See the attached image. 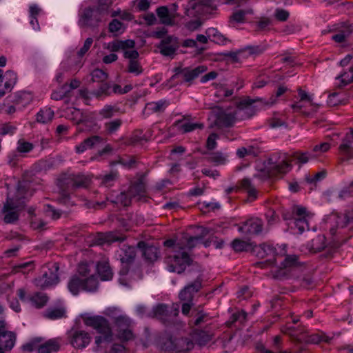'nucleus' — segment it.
Returning a JSON list of instances; mask_svg holds the SVG:
<instances>
[{
  "label": "nucleus",
  "instance_id": "55",
  "mask_svg": "<svg viewBox=\"0 0 353 353\" xmlns=\"http://www.w3.org/2000/svg\"><path fill=\"white\" fill-rule=\"evenodd\" d=\"M92 81L103 83L108 79V74L103 70L97 68L91 72Z\"/></svg>",
  "mask_w": 353,
  "mask_h": 353
},
{
  "label": "nucleus",
  "instance_id": "12",
  "mask_svg": "<svg viewBox=\"0 0 353 353\" xmlns=\"http://www.w3.org/2000/svg\"><path fill=\"white\" fill-rule=\"evenodd\" d=\"M153 312L157 319L161 320L163 323H170L179 314V308L172 305L170 308L165 304H159L153 309Z\"/></svg>",
  "mask_w": 353,
  "mask_h": 353
},
{
  "label": "nucleus",
  "instance_id": "35",
  "mask_svg": "<svg viewBox=\"0 0 353 353\" xmlns=\"http://www.w3.org/2000/svg\"><path fill=\"white\" fill-rule=\"evenodd\" d=\"M28 300L32 303V305H34L37 308H41L46 305L48 301V297L45 293L36 292L32 296H30Z\"/></svg>",
  "mask_w": 353,
  "mask_h": 353
},
{
  "label": "nucleus",
  "instance_id": "33",
  "mask_svg": "<svg viewBox=\"0 0 353 353\" xmlns=\"http://www.w3.org/2000/svg\"><path fill=\"white\" fill-rule=\"evenodd\" d=\"M97 272L103 281H108L112 277V270L108 262H99L97 264Z\"/></svg>",
  "mask_w": 353,
  "mask_h": 353
},
{
  "label": "nucleus",
  "instance_id": "56",
  "mask_svg": "<svg viewBox=\"0 0 353 353\" xmlns=\"http://www.w3.org/2000/svg\"><path fill=\"white\" fill-rule=\"evenodd\" d=\"M241 187L244 188L250 196L255 199L256 197V190L252 184L249 179H243L241 182Z\"/></svg>",
  "mask_w": 353,
  "mask_h": 353
},
{
  "label": "nucleus",
  "instance_id": "54",
  "mask_svg": "<svg viewBox=\"0 0 353 353\" xmlns=\"http://www.w3.org/2000/svg\"><path fill=\"white\" fill-rule=\"evenodd\" d=\"M132 197L127 192H121L115 199H111L110 201L114 203H120L124 206H128L131 203Z\"/></svg>",
  "mask_w": 353,
  "mask_h": 353
},
{
  "label": "nucleus",
  "instance_id": "30",
  "mask_svg": "<svg viewBox=\"0 0 353 353\" xmlns=\"http://www.w3.org/2000/svg\"><path fill=\"white\" fill-rule=\"evenodd\" d=\"M205 235V233L203 232L202 235L196 236H190L188 234L183 235L181 238V243H183L182 250L186 251L192 250L194 248L196 244L202 239V238Z\"/></svg>",
  "mask_w": 353,
  "mask_h": 353
},
{
  "label": "nucleus",
  "instance_id": "18",
  "mask_svg": "<svg viewBox=\"0 0 353 353\" xmlns=\"http://www.w3.org/2000/svg\"><path fill=\"white\" fill-rule=\"evenodd\" d=\"M353 142V129L350 130V132L346 134L342 140V143L339 146V151L343 157L341 161L348 160L353 157V150L352 143Z\"/></svg>",
  "mask_w": 353,
  "mask_h": 353
},
{
  "label": "nucleus",
  "instance_id": "49",
  "mask_svg": "<svg viewBox=\"0 0 353 353\" xmlns=\"http://www.w3.org/2000/svg\"><path fill=\"white\" fill-rule=\"evenodd\" d=\"M235 252L247 251L250 248V243L239 239H235L231 243Z\"/></svg>",
  "mask_w": 353,
  "mask_h": 353
},
{
  "label": "nucleus",
  "instance_id": "42",
  "mask_svg": "<svg viewBox=\"0 0 353 353\" xmlns=\"http://www.w3.org/2000/svg\"><path fill=\"white\" fill-rule=\"evenodd\" d=\"M328 219L330 221L334 222L337 228H343L348 224L345 214L333 213L329 216Z\"/></svg>",
  "mask_w": 353,
  "mask_h": 353
},
{
  "label": "nucleus",
  "instance_id": "59",
  "mask_svg": "<svg viewBox=\"0 0 353 353\" xmlns=\"http://www.w3.org/2000/svg\"><path fill=\"white\" fill-rule=\"evenodd\" d=\"M118 173L117 172H111L110 173L104 175L101 178V184L106 187L113 185V183L117 180Z\"/></svg>",
  "mask_w": 353,
  "mask_h": 353
},
{
  "label": "nucleus",
  "instance_id": "38",
  "mask_svg": "<svg viewBox=\"0 0 353 353\" xmlns=\"http://www.w3.org/2000/svg\"><path fill=\"white\" fill-rule=\"evenodd\" d=\"M287 88L285 86H279L276 92L275 96L271 97L268 101H264L263 99H261L262 101L255 102V104L257 103L258 105H254V104L253 106H256L255 108H256L258 106L262 107L264 105H272L276 103V98L283 95L287 91Z\"/></svg>",
  "mask_w": 353,
  "mask_h": 353
},
{
  "label": "nucleus",
  "instance_id": "53",
  "mask_svg": "<svg viewBox=\"0 0 353 353\" xmlns=\"http://www.w3.org/2000/svg\"><path fill=\"white\" fill-rule=\"evenodd\" d=\"M330 339L326 336L324 334H313L307 336L305 339V342L308 343H314L317 344L321 341H325L326 343H329Z\"/></svg>",
  "mask_w": 353,
  "mask_h": 353
},
{
  "label": "nucleus",
  "instance_id": "2",
  "mask_svg": "<svg viewBox=\"0 0 353 353\" xmlns=\"http://www.w3.org/2000/svg\"><path fill=\"white\" fill-rule=\"evenodd\" d=\"M33 190L30 183L23 180L18 183L16 194L14 197L8 196L2 212L5 214L3 221L6 223H14L19 219V210L22 209L26 201L32 196Z\"/></svg>",
  "mask_w": 353,
  "mask_h": 353
},
{
  "label": "nucleus",
  "instance_id": "28",
  "mask_svg": "<svg viewBox=\"0 0 353 353\" xmlns=\"http://www.w3.org/2000/svg\"><path fill=\"white\" fill-rule=\"evenodd\" d=\"M128 194L132 199L140 201L145 196V187L143 183L137 182L130 185L128 190Z\"/></svg>",
  "mask_w": 353,
  "mask_h": 353
},
{
  "label": "nucleus",
  "instance_id": "36",
  "mask_svg": "<svg viewBox=\"0 0 353 353\" xmlns=\"http://www.w3.org/2000/svg\"><path fill=\"white\" fill-rule=\"evenodd\" d=\"M252 14H253L252 9L238 10L230 16V23L231 24L243 23L245 20V16Z\"/></svg>",
  "mask_w": 353,
  "mask_h": 353
},
{
  "label": "nucleus",
  "instance_id": "63",
  "mask_svg": "<svg viewBox=\"0 0 353 353\" xmlns=\"http://www.w3.org/2000/svg\"><path fill=\"white\" fill-rule=\"evenodd\" d=\"M299 263H300L299 261L298 256L289 255L285 257V260L283 261V262H282L281 265H283V268H285L299 265Z\"/></svg>",
  "mask_w": 353,
  "mask_h": 353
},
{
  "label": "nucleus",
  "instance_id": "22",
  "mask_svg": "<svg viewBox=\"0 0 353 353\" xmlns=\"http://www.w3.org/2000/svg\"><path fill=\"white\" fill-rule=\"evenodd\" d=\"M105 142V139L100 136H92L88 139H85L80 144L75 147V151L77 153L80 154L83 152L88 149L97 147L100 144H103Z\"/></svg>",
  "mask_w": 353,
  "mask_h": 353
},
{
  "label": "nucleus",
  "instance_id": "5",
  "mask_svg": "<svg viewBox=\"0 0 353 353\" xmlns=\"http://www.w3.org/2000/svg\"><path fill=\"white\" fill-rule=\"evenodd\" d=\"M83 323L97 330L101 334H105V339L113 338V333L108 321L101 316H87L83 318Z\"/></svg>",
  "mask_w": 353,
  "mask_h": 353
},
{
  "label": "nucleus",
  "instance_id": "26",
  "mask_svg": "<svg viewBox=\"0 0 353 353\" xmlns=\"http://www.w3.org/2000/svg\"><path fill=\"white\" fill-rule=\"evenodd\" d=\"M125 237L116 232H109L105 233H99L97 236V242L99 244L112 243L116 241H123Z\"/></svg>",
  "mask_w": 353,
  "mask_h": 353
},
{
  "label": "nucleus",
  "instance_id": "40",
  "mask_svg": "<svg viewBox=\"0 0 353 353\" xmlns=\"http://www.w3.org/2000/svg\"><path fill=\"white\" fill-rule=\"evenodd\" d=\"M193 339L199 345H204L211 340L212 336L210 333L205 331L195 330Z\"/></svg>",
  "mask_w": 353,
  "mask_h": 353
},
{
  "label": "nucleus",
  "instance_id": "51",
  "mask_svg": "<svg viewBox=\"0 0 353 353\" xmlns=\"http://www.w3.org/2000/svg\"><path fill=\"white\" fill-rule=\"evenodd\" d=\"M118 110L119 109L116 106L106 105L99 111V115L103 119H110L112 117Z\"/></svg>",
  "mask_w": 353,
  "mask_h": 353
},
{
  "label": "nucleus",
  "instance_id": "4",
  "mask_svg": "<svg viewBox=\"0 0 353 353\" xmlns=\"http://www.w3.org/2000/svg\"><path fill=\"white\" fill-rule=\"evenodd\" d=\"M312 216L313 214L307 211L305 207L295 205L292 208V220L299 234L309 230V221Z\"/></svg>",
  "mask_w": 353,
  "mask_h": 353
},
{
  "label": "nucleus",
  "instance_id": "46",
  "mask_svg": "<svg viewBox=\"0 0 353 353\" xmlns=\"http://www.w3.org/2000/svg\"><path fill=\"white\" fill-rule=\"evenodd\" d=\"M98 281L94 275L83 278V290L93 292L97 289Z\"/></svg>",
  "mask_w": 353,
  "mask_h": 353
},
{
  "label": "nucleus",
  "instance_id": "31",
  "mask_svg": "<svg viewBox=\"0 0 353 353\" xmlns=\"http://www.w3.org/2000/svg\"><path fill=\"white\" fill-rule=\"evenodd\" d=\"M170 103L167 100L149 102L145 105V110L152 113H161L165 111Z\"/></svg>",
  "mask_w": 353,
  "mask_h": 353
},
{
  "label": "nucleus",
  "instance_id": "15",
  "mask_svg": "<svg viewBox=\"0 0 353 353\" xmlns=\"http://www.w3.org/2000/svg\"><path fill=\"white\" fill-rule=\"evenodd\" d=\"M17 80V74L8 70L3 74V70L0 69V98L12 90Z\"/></svg>",
  "mask_w": 353,
  "mask_h": 353
},
{
  "label": "nucleus",
  "instance_id": "58",
  "mask_svg": "<svg viewBox=\"0 0 353 353\" xmlns=\"http://www.w3.org/2000/svg\"><path fill=\"white\" fill-rule=\"evenodd\" d=\"M34 148L32 143L26 141L24 139H19L17 142V150L20 153L30 152Z\"/></svg>",
  "mask_w": 353,
  "mask_h": 353
},
{
  "label": "nucleus",
  "instance_id": "19",
  "mask_svg": "<svg viewBox=\"0 0 353 353\" xmlns=\"http://www.w3.org/2000/svg\"><path fill=\"white\" fill-rule=\"evenodd\" d=\"M165 345L166 348L179 352H187L193 348V343L187 338L170 339Z\"/></svg>",
  "mask_w": 353,
  "mask_h": 353
},
{
  "label": "nucleus",
  "instance_id": "48",
  "mask_svg": "<svg viewBox=\"0 0 353 353\" xmlns=\"http://www.w3.org/2000/svg\"><path fill=\"white\" fill-rule=\"evenodd\" d=\"M114 322L118 332L131 327V321L126 316L121 315L115 317Z\"/></svg>",
  "mask_w": 353,
  "mask_h": 353
},
{
  "label": "nucleus",
  "instance_id": "37",
  "mask_svg": "<svg viewBox=\"0 0 353 353\" xmlns=\"http://www.w3.org/2000/svg\"><path fill=\"white\" fill-rule=\"evenodd\" d=\"M32 97L30 92L22 91L15 93L12 97V101L24 106L28 104L32 101Z\"/></svg>",
  "mask_w": 353,
  "mask_h": 353
},
{
  "label": "nucleus",
  "instance_id": "16",
  "mask_svg": "<svg viewBox=\"0 0 353 353\" xmlns=\"http://www.w3.org/2000/svg\"><path fill=\"white\" fill-rule=\"evenodd\" d=\"M263 221L258 218H252L239 227V231L245 235H258L263 230Z\"/></svg>",
  "mask_w": 353,
  "mask_h": 353
},
{
  "label": "nucleus",
  "instance_id": "50",
  "mask_svg": "<svg viewBox=\"0 0 353 353\" xmlns=\"http://www.w3.org/2000/svg\"><path fill=\"white\" fill-rule=\"evenodd\" d=\"M127 71L130 73L134 74L136 76H138L143 72V70L140 62L137 59L128 61Z\"/></svg>",
  "mask_w": 353,
  "mask_h": 353
},
{
  "label": "nucleus",
  "instance_id": "39",
  "mask_svg": "<svg viewBox=\"0 0 353 353\" xmlns=\"http://www.w3.org/2000/svg\"><path fill=\"white\" fill-rule=\"evenodd\" d=\"M43 341L42 337H34L24 343L21 346V349L23 352H31L34 350H37V353H39V348L40 346V343Z\"/></svg>",
  "mask_w": 353,
  "mask_h": 353
},
{
  "label": "nucleus",
  "instance_id": "25",
  "mask_svg": "<svg viewBox=\"0 0 353 353\" xmlns=\"http://www.w3.org/2000/svg\"><path fill=\"white\" fill-rule=\"evenodd\" d=\"M138 247L142 250V254L145 260L153 262L158 259L159 252L157 247L148 245L143 241L139 242Z\"/></svg>",
  "mask_w": 353,
  "mask_h": 353
},
{
  "label": "nucleus",
  "instance_id": "3",
  "mask_svg": "<svg viewBox=\"0 0 353 353\" xmlns=\"http://www.w3.org/2000/svg\"><path fill=\"white\" fill-rule=\"evenodd\" d=\"M165 263L167 269L170 272L177 274L183 273L188 266H191L190 271L195 270L198 272L197 263H194L193 260L185 250H170L165 253Z\"/></svg>",
  "mask_w": 353,
  "mask_h": 353
},
{
  "label": "nucleus",
  "instance_id": "24",
  "mask_svg": "<svg viewBox=\"0 0 353 353\" xmlns=\"http://www.w3.org/2000/svg\"><path fill=\"white\" fill-rule=\"evenodd\" d=\"M156 12L161 23L166 26L173 25L174 19L179 16L177 13L170 12L166 6L157 8Z\"/></svg>",
  "mask_w": 353,
  "mask_h": 353
},
{
  "label": "nucleus",
  "instance_id": "62",
  "mask_svg": "<svg viewBox=\"0 0 353 353\" xmlns=\"http://www.w3.org/2000/svg\"><path fill=\"white\" fill-rule=\"evenodd\" d=\"M352 28H347L345 30H342L337 34L332 36V39L337 43H343L345 39L351 34Z\"/></svg>",
  "mask_w": 353,
  "mask_h": 353
},
{
  "label": "nucleus",
  "instance_id": "7",
  "mask_svg": "<svg viewBox=\"0 0 353 353\" xmlns=\"http://www.w3.org/2000/svg\"><path fill=\"white\" fill-rule=\"evenodd\" d=\"M198 272L195 280L187 285L179 293V298L181 301L191 302L195 293L198 292L202 287L203 270L199 265H196Z\"/></svg>",
  "mask_w": 353,
  "mask_h": 353
},
{
  "label": "nucleus",
  "instance_id": "8",
  "mask_svg": "<svg viewBox=\"0 0 353 353\" xmlns=\"http://www.w3.org/2000/svg\"><path fill=\"white\" fill-rule=\"evenodd\" d=\"M207 70V67L205 65H199L196 68H176L174 69L175 74L173 78H181L183 82L189 83L197 78L200 74H203Z\"/></svg>",
  "mask_w": 353,
  "mask_h": 353
},
{
  "label": "nucleus",
  "instance_id": "21",
  "mask_svg": "<svg viewBox=\"0 0 353 353\" xmlns=\"http://www.w3.org/2000/svg\"><path fill=\"white\" fill-rule=\"evenodd\" d=\"M340 65L343 67L350 65L348 72H344L338 79H341L343 85L350 83L353 81V54L347 55L340 61Z\"/></svg>",
  "mask_w": 353,
  "mask_h": 353
},
{
  "label": "nucleus",
  "instance_id": "44",
  "mask_svg": "<svg viewBox=\"0 0 353 353\" xmlns=\"http://www.w3.org/2000/svg\"><path fill=\"white\" fill-rule=\"evenodd\" d=\"M210 163H214L215 165L225 164L227 161V156L220 152H212L207 158Z\"/></svg>",
  "mask_w": 353,
  "mask_h": 353
},
{
  "label": "nucleus",
  "instance_id": "60",
  "mask_svg": "<svg viewBox=\"0 0 353 353\" xmlns=\"http://www.w3.org/2000/svg\"><path fill=\"white\" fill-rule=\"evenodd\" d=\"M119 163L128 168L135 167L137 159L134 156H124L119 159Z\"/></svg>",
  "mask_w": 353,
  "mask_h": 353
},
{
  "label": "nucleus",
  "instance_id": "23",
  "mask_svg": "<svg viewBox=\"0 0 353 353\" xmlns=\"http://www.w3.org/2000/svg\"><path fill=\"white\" fill-rule=\"evenodd\" d=\"M61 343L62 340L59 337L43 341L40 343L39 353H56L60 350Z\"/></svg>",
  "mask_w": 353,
  "mask_h": 353
},
{
  "label": "nucleus",
  "instance_id": "13",
  "mask_svg": "<svg viewBox=\"0 0 353 353\" xmlns=\"http://www.w3.org/2000/svg\"><path fill=\"white\" fill-rule=\"evenodd\" d=\"M180 46L178 39L173 36H167L157 46L160 53L164 57L173 58Z\"/></svg>",
  "mask_w": 353,
  "mask_h": 353
},
{
  "label": "nucleus",
  "instance_id": "43",
  "mask_svg": "<svg viewBox=\"0 0 353 353\" xmlns=\"http://www.w3.org/2000/svg\"><path fill=\"white\" fill-rule=\"evenodd\" d=\"M325 247V237L323 235H319L313 239L311 244V251L313 252H321Z\"/></svg>",
  "mask_w": 353,
  "mask_h": 353
},
{
  "label": "nucleus",
  "instance_id": "52",
  "mask_svg": "<svg viewBox=\"0 0 353 353\" xmlns=\"http://www.w3.org/2000/svg\"><path fill=\"white\" fill-rule=\"evenodd\" d=\"M68 84H63L60 89L54 90L51 94V99L55 101H59L63 99L70 92V90L68 89Z\"/></svg>",
  "mask_w": 353,
  "mask_h": 353
},
{
  "label": "nucleus",
  "instance_id": "11",
  "mask_svg": "<svg viewBox=\"0 0 353 353\" xmlns=\"http://www.w3.org/2000/svg\"><path fill=\"white\" fill-rule=\"evenodd\" d=\"M119 256L123 265L120 273L125 275L129 272V265L134 261L136 256V248L124 244L119 252Z\"/></svg>",
  "mask_w": 353,
  "mask_h": 353
},
{
  "label": "nucleus",
  "instance_id": "6",
  "mask_svg": "<svg viewBox=\"0 0 353 353\" xmlns=\"http://www.w3.org/2000/svg\"><path fill=\"white\" fill-rule=\"evenodd\" d=\"M16 340V333L8 330L6 322L0 318V353L11 351L15 345Z\"/></svg>",
  "mask_w": 353,
  "mask_h": 353
},
{
  "label": "nucleus",
  "instance_id": "45",
  "mask_svg": "<svg viewBox=\"0 0 353 353\" xmlns=\"http://www.w3.org/2000/svg\"><path fill=\"white\" fill-rule=\"evenodd\" d=\"M257 255L261 258H264L268 256H274L275 254V249L270 245L262 244L256 248Z\"/></svg>",
  "mask_w": 353,
  "mask_h": 353
},
{
  "label": "nucleus",
  "instance_id": "9",
  "mask_svg": "<svg viewBox=\"0 0 353 353\" xmlns=\"http://www.w3.org/2000/svg\"><path fill=\"white\" fill-rule=\"evenodd\" d=\"M70 343L74 348H84L91 341L90 334L84 330L72 328L68 332Z\"/></svg>",
  "mask_w": 353,
  "mask_h": 353
},
{
  "label": "nucleus",
  "instance_id": "14",
  "mask_svg": "<svg viewBox=\"0 0 353 353\" xmlns=\"http://www.w3.org/2000/svg\"><path fill=\"white\" fill-rule=\"evenodd\" d=\"M101 11L100 8H85L81 15L79 23L81 26H96L101 21Z\"/></svg>",
  "mask_w": 353,
  "mask_h": 353
},
{
  "label": "nucleus",
  "instance_id": "10",
  "mask_svg": "<svg viewBox=\"0 0 353 353\" xmlns=\"http://www.w3.org/2000/svg\"><path fill=\"white\" fill-rule=\"evenodd\" d=\"M59 266L54 263L52 268L43 272L41 276H39L34 280L35 285L40 288H46L59 282V277L57 271Z\"/></svg>",
  "mask_w": 353,
  "mask_h": 353
},
{
  "label": "nucleus",
  "instance_id": "17",
  "mask_svg": "<svg viewBox=\"0 0 353 353\" xmlns=\"http://www.w3.org/2000/svg\"><path fill=\"white\" fill-rule=\"evenodd\" d=\"M68 189L86 188L89 185L90 179L83 174H70L63 179Z\"/></svg>",
  "mask_w": 353,
  "mask_h": 353
},
{
  "label": "nucleus",
  "instance_id": "64",
  "mask_svg": "<svg viewBox=\"0 0 353 353\" xmlns=\"http://www.w3.org/2000/svg\"><path fill=\"white\" fill-rule=\"evenodd\" d=\"M292 156L300 163H306L308 162L310 159L314 158V157L311 155L308 152H295Z\"/></svg>",
  "mask_w": 353,
  "mask_h": 353
},
{
  "label": "nucleus",
  "instance_id": "61",
  "mask_svg": "<svg viewBox=\"0 0 353 353\" xmlns=\"http://www.w3.org/2000/svg\"><path fill=\"white\" fill-rule=\"evenodd\" d=\"M183 243H181V239L177 241L173 239H168L164 242V245L166 247L165 253L170 250H181L182 248Z\"/></svg>",
  "mask_w": 353,
  "mask_h": 353
},
{
  "label": "nucleus",
  "instance_id": "1",
  "mask_svg": "<svg viewBox=\"0 0 353 353\" xmlns=\"http://www.w3.org/2000/svg\"><path fill=\"white\" fill-rule=\"evenodd\" d=\"M262 101L261 98L251 99L246 97L242 99L234 110H223L216 106L212 108L211 117L214 119V125L219 128L232 127L237 119L249 118L254 113L253 106L255 102Z\"/></svg>",
  "mask_w": 353,
  "mask_h": 353
},
{
  "label": "nucleus",
  "instance_id": "57",
  "mask_svg": "<svg viewBox=\"0 0 353 353\" xmlns=\"http://www.w3.org/2000/svg\"><path fill=\"white\" fill-rule=\"evenodd\" d=\"M327 103L330 106H336L344 103V98L341 97V93L333 92L329 95Z\"/></svg>",
  "mask_w": 353,
  "mask_h": 353
},
{
  "label": "nucleus",
  "instance_id": "20",
  "mask_svg": "<svg viewBox=\"0 0 353 353\" xmlns=\"http://www.w3.org/2000/svg\"><path fill=\"white\" fill-rule=\"evenodd\" d=\"M298 95L299 97V101L293 103L291 107L292 108L296 111H300L304 105L301 104L302 102L307 103L310 106L312 107V109L316 110L319 105L313 101V95L308 94L305 90H302L301 88L297 89Z\"/></svg>",
  "mask_w": 353,
  "mask_h": 353
},
{
  "label": "nucleus",
  "instance_id": "27",
  "mask_svg": "<svg viewBox=\"0 0 353 353\" xmlns=\"http://www.w3.org/2000/svg\"><path fill=\"white\" fill-rule=\"evenodd\" d=\"M292 165L288 160V158L285 154H282L279 157V160L275 161L272 166V170L275 173L285 174L289 172L291 169Z\"/></svg>",
  "mask_w": 353,
  "mask_h": 353
},
{
  "label": "nucleus",
  "instance_id": "32",
  "mask_svg": "<svg viewBox=\"0 0 353 353\" xmlns=\"http://www.w3.org/2000/svg\"><path fill=\"white\" fill-rule=\"evenodd\" d=\"M206 34L209 39L220 45H225L228 41V39L214 28H208Z\"/></svg>",
  "mask_w": 353,
  "mask_h": 353
},
{
  "label": "nucleus",
  "instance_id": "34",
  "mask_svg": "<svg viewBox=\"0 0 353 353\" xmlns=\"http://www.w3.org/2000/svg\"><path fill=\"white\" fill-rule=\"evenodd\" d=\"M68 287L73 294H77L80 290H83V278L78 275L73 276L69 281Z\"/></svg>",
  "mask_w": 353,
  "mask_h": 353
},
{
  "label": "nucleus",
  "instance_id": "41",
  "mask_svg": "<svg viewBox=\"0 0 353 353\" xmlns=\"http://www.w3.org/2000/svg\"><path fill=\"white\" fill-rule=\"evenodd\" d=\"M54 117V111L51 108H46L41 110L37 114V121L46 123L52 121Z\"/></svg>",
  "mask_w": 353,
  "mask_h": 353
},
{
  "label": "nucleus",
  "instance_id": "29",
  "mask_svg": "<svg viewBox=\"0 0 353 353\" xmlns=\"http://www.w3.org/2000/svg\"><path fill=\"white\" fill-rule=\"evenodd\" d=\"M212 0H198V2L192 6L191 10H187L186 14L190 16L192 14V12L195 10L199 14H203L208 11L209 8H212Z\"/></svg>",
  "mask_w": 353,
  "mask_h": 353
},
{
  "label": "nucleus",
  "instance_id": "47",
  "mask_svg": "<svg viewBox=\"0 0 353 353\" xmlns=\"http://www.w3.org/2000/svg\"><path fill=\"white\" fill-rule=\"evenodd\" d=\"M122 120L121 119H116L114 120L106 122L104 124L105 131L108 134H112L117 132L122 125Z\"/></svg>",
  "mask_w": 353,
  "mask_h": 353
}]
</instances>
